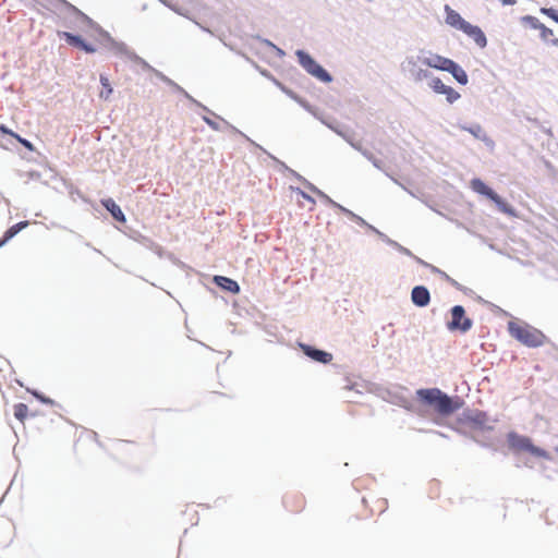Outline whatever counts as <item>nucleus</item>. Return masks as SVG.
<instances>
[{"label":"nucleus","mask_w":558,"mask_h":558,"mask_svg":"<svg viewBox=\"0 0 558 558\" xmlns=\"http://www.w3.org/2000/svg\"><path fill=\"white\" fill-rule=\"evenodd\" d=\"M339 211L341 214H343L344 216H347L351 221L355 222L360 227L367 225V221L363 217H361L360 215L355 214L351 209L344 207L343 205L341 206Z\"/></svg>","instance_id":"c9c22d12"},{"label":"nucleus","mask_w":558,"mask_h":558,"mask_svg":"<svg viewBox=\"0 0 558 558\" xmlns=\"http://www.w3.org/2000/svg\"><path fill=\"white\" fill-rule=\"evenodd\" d=\"M445 426H447V427L451 428L452 430H454V432H456V433H458L459 435L464 436V437H468V438H470V439H471V436H473L472 434H470V433H469V432H466L465 429L460 428V427H457V426H454V425H452V424H450V423H446V425H445Z\"/></svg>","instance_id":"8fccbe9b"},{"label":"nucleus","mask_w":558,"mask_h":558,"mask_svg":"<svg viewBox=\"0 0 558 558\" xmlns=\"http://www.w3.org/2000/svg\"><path fill=\"white\" fill-rule=\"evenodd\" d=\"M254 38L257 39L263 45H265L266 47L270 48L271 50L275 47V44L270 39L264 38L260 35H256V36H254Z\"/></svg>","instance_id":"4d7b16f0"},{"label":"nucleus","mask_w":558,"mask_h":558,"mask_svg":"<svg viewBox=\"0 0 558 558\" xmlns=\"http://www.w3.org/2000/svg\"><path fill=\"white\" fill-rule=\"evenodd\" d=\"M124 56L133 63L140 65L145 72H151L154 70V66H151L144 58L138 56L134 50H131L130 48L124 53Z\"/></svg>","instance_id":"a878e982"},{"label":"nucleus","mask_w":558,"mask_h":558,"mask_svg":"<svg viewBox=\"0 0 558 558\" xmlns=\"http://www.w3.org/2000/svg\"><path fill=\"white\" fill-rule=\"evenodd\" d=\"M63 184H64L65 189L68 190L70 197L73 201H75L76 197H80L83 202L90 204L94 210L98 211V206L96 204H93L88 198H86L83 195V193L76 186L73 185V183L63 180Z\"/></svg>","instance_id":"393cba45"},{"label":"nucleus","mask_w":558,"mask_h":558,"mask_svg":"<svg viewBox=\"0 0 558 558\" xmlns=\"http://www.w3.org/2000/svg\"><path fill=\"white\" fill-rule=\"evenodd\" d=\"M476 300L480 302V303H483V304H486L488 306H492L494 308L495 312H502V310L498 306V305H495L486 300H484L482 296L477 295ZM504 313L506 315H508L507 312L504 311Z\"/></svg>","instance_id":"6e6d98bb"},{"label":"nucleus","mask_w":558,"mask_h":558,"mask_svg":"<svg viewBox=\"0 0 558 558\" xmlns=\"http://www.w3.org/2000/svg\"><path fill=\"white\" fill-rule=\"evenodd\" d=\"M451 60L448 57L426 50H421V53L417 56V61L423 65L441 72H446Z\"/></svg>","instance_id":"9d476101"},{"label":"nucleus","mask_w":558,"mask_h":558,"mask_svg":"<svg viewBox=\"0 0 558 558\" xmlns=\"http://www.w3.org/2000/svg\"><path fill=\"white\" fill-rule=\"evenodd\" d=\"M166 258H168L173 265H179V258L171 252H167Z\"/></svg>","instance_id":"e2e57ef3"},{"label":"nucleus","mask_w":558,"mask_h":558,"mask_svg":"<svg viewBox=\"0 0 558 558\" xmlns=\"http://www.w3.org/2000/svg\"><path fill=\"white\" fill-rule=\"evenodd\" d=\"M211 283L219 288L221 291L236 295L241 292L239 282L230 277L222 275H214L211 277Z\"/></svg>","instance_id":"4468645a"},{"label":"nucleus","mask_w":558,"mask_h":558,"mask_svg":"<svg viewBox=\"0 0 558 558\" xmlns=\"http://www.w3.org/2000/svg\"><path fill=\"white\" fill-rule=\"evenodd\" d=\"M411 302L414 306L424 308L430 303V292L424 284H416L411 290Z\"/></svg>","instance_id":"dca6fc26"},{"label":"nucleus","mask_w":558,"mask_h":558,"mask_svg":"<svg viewBox=\"0 0 558 558\" xmlns=\"http://www.w3.org/2000/svg\"><path fill=\"white\" fill-rule=\"evenodd\" d=\"M272 51L280 59H282L286 56V51L283 49H281L280 47H278L277 45H275V47L272 48Z\"/></svg>","instance_id":"680f3d73"},{"label":"nucleus","mask_w":558,"mask_h":558,"mask_svg":"<svg viewBox=\"0 0 558 558\" xmlns=\"http://www.w3.org/2000/svg\"><path fill=\"white\" fill-rule=\"evenodd\" d=\"M26 391L32 395L38 402L45 405L50 407H61L58 402H56L50 397L46 396L44 392H41L38 389L35 388H26Z\"/></svg>","instance_id":"cd10ccee"},{"label":"nucleus","mask_w":558,"mask_h":558,"mask_svg":"<svg viewBox=\"0 0 558 558\" xmlns=\"http://www.w3.org/2000/svg\"><path fill=\"white\" fill-rule=\"evenodd\" d=\"M471 439L473 441H475L477 445H480L481 447L483 448H489V449H493L494 451H496L497 449L493 446V444L490 442H487V441H483V440H480L478 438H476L475 436H471Z\"/></svg>","instance_id":"5fc2aeb1"},{"label":"nucleus","mask_w":558,"mask_h":558,"mask_svg":"<svg viewBox=\"0 0 558 558\" xmlns=\"http://www.w3.org/2000/svg\"><path fill=\"white\" fill-rule=\"evenodd\" d=\"M57 36L59 39L64 40V43L72 47L76 48L84 53L87 54H94L97 52V47L86 40L81 34L78 33H72L69 31H57Z\"/></svg>","instance_id":"6e6552de"},{"label":"nucleus","mask_w":558,"mask_h":558,"mask_svg":"<svg viewBox=\"0 0 558 558\" xmlns=\"http://www.w3.org/2000/svg\"><path fill=\"white\" fill-rule=\"evenodd\" d=\"M15 143H19L27 151L36 153L37 156H39V157L41 156V154L39 151H37L35 145L29 140L21 136L19 133H16L15 136L13 137V145L12 146H15Z\"/></svg>","instance_id":"f704fd0d"},{"label":"nucleus","mask_w":558,"mask_h":558,"mask_svg":"<svg viewBox=\"0 0 558 558\" xmlns=\"http://www.w3.org/2000/svg\"><path fill=\"white\" fill-rule=\"evenodd\" d=\"M451 318L446 322V328L451 332L466 333L473 327V319L466 316L463 305L457 304L449 310Z\"/></svg>","instance_id":"0eeeda50"},{"label":"nucleus","mask_w":558,"mask_h":558,"mask_svg":"<svg viewBox=\"0 0 558 558\" xmlns=\"http://www.w3.org/2000/svg\"><path fill=\"white\" fill-rule=\"evenodd\" d=\"M463 34L474 40V43L481 48L484 49L487 47L488 40L484 31L475 24L469 23Z\"/></svg>","instance_id":"6ab92c4d"},{"label":"nucleus","mask_w":558,"mask_h":558,"mask_svg":"<svg viewBox=\"0 0 558 558\" xmlns=\"http://www.w3.org/2000/svg\"><path fill=\"white\" fill-rule=\"evenodd\" d=\"M289 174L292 175L294 179H296L298 181H300L301 183H303V181L306 179L304 178L303 175H301L299 172H296L295 170L291 169L289 171Z\"/></svg>","instance_id":"0e129e2a"},{"label":"nucleus","mask_w":558,"mask_h":558,"mask_svg":"<svg viewBox=\"0 0 558 558\" xmlns=\"http://www.w3.org/2000/svg\"><path fill=\"white\" fill-rule=\"evenodd\" d=\"M430 271L433 274H436V275L440 276L444 280H446L453 288H459L460 287V282H458L456 279L450 277L446 271L441 270L440 268H438V267H430Z\"/></svg>","instance_id":"4c0bfd02"},{"label":"nucleus","mask_w":558,"mask_h":558,"mask_svg":"<svg viewBox=\"0 0 558 558\" xmlns=\"http://www.w3.org/2000/svg\"><path fill=\"white\" fill-rule=\"evenodd\" d=\"M282 93L293 101H299L298 98L300 95L295 93L293 89L289 88L287 85L284 86V88H282Z\"/></svg>","instance_id":"3c124183"},{"label":"nucleus","mask_w":558,"mask_h":558,"mask_svg":"<svg viewBox=\"0 0 558 558\" xmlns=\"http://www.w3.org/2000/svg\"><path fill=\"white\" fill-rule=\"evenodd\" d=\"M362 155L372 162V165L381 170L384 167V161L380 158H377L369 149H364Z\"/></svg>","instance_id":"58836bf2"},{"label":"nucleus","mask_w":558,"mask_h":558,"mask_svg":"<svg viewBox=\"0 0 558 558\" xmlns=\"http://www.w3.org/2000/svg\"><path fill=\"white\" fill-rule=\"evenodd\" d=\"M411 258H413L418 265L425 267V268H428L430 270V267H435L434 265L425 262L424 259H422L421 257L416 256L413 254V256H410Z\"/></svg>","instance_id":"bf43d9fd"},{"label":"nucleus","mask_w":558,"mask_h":558,"mask_svg":"<svg viewBox=\"0 0 558 558\" xmlns=\"http://www.w3.org/2000/svg\"><path fill=\"white\" fill-rule=\"evenodd\" d=\"M29 225L28 220H22L13 226L9 227L0 236V248L5 246L13 238H15L21 231L26 229Z\"/></svg>","instance_id":"5701e85b"},{"label":"nucleus","mask_w":558,"mask_h":558,"mask_svg":"<svg viewBox=\"0 0 558 558\" xmlns=\"http://www.w3.org/2000/svg\"><path fill=\"white\" fill-rule=\"evenodd\" d=\"M151 73L158 78L160 80L161 82H163V80L167 77V75H165L161 71L157 70L154 68V70L151 71Z\"/></svg>","instance_id":"338daca9"},{"label":"nucleus","mask_w":558,"mask_h":558,"mask_svg":"<svg viewBox=\"0 0 558 558\" xmlns=\"http://www.w3.org/2000/svg\"><path fill=\"white\" fill-rule=\"evenodd\" d=\"M46 9L54 8L60 11H66L71 16L80 23L78 27L88 34L96 43L101 47L116 52L117 54L124 56L129 47L123 41H118L111 34L106 31L99 23L94 21L90 16L84 13L76 5L72 4L68 0H46L43 3Z\"/></svg>","instance_id":"f257e3e1"},{"label":"nucleus","mask_w":558,"mask_h":558,"mask_svg":"<svg viewBox=\"0 0 558 558\" xmlns=\"http://www.w3.org/2000/svg\"><path fill=\"white\" fill-rule=\"evenodd\" d=\"M415 399L426 408V417L438 426H445L446 420L463 408L465 401L458 395H449L438 387L418 388Z\"/></svg>","instance_id":"f03ea898"},{"label":"nucleus","mask_w":558,"mask_h":558,"mask_svg":"<svg viewBox=\"0 0 558 558\" xmlns=\"http://www.w3.org/2000/svg\"><path fill=\"white\" fill-rule=\"evenodd\" d=\"M470 189L488 201L496 192L489 184L478 177H474L470 180Z\"/></svg>","instance_id":"4be33fe9"},{"label":"nucleus","mask_w":558,"mask_h":558,"mask_svg":"<svg viewBox=\"0 0 558 558\" xmlns=\"http://www.w3.org/2000/svg\"><path fill=\"white\" fill-rule=\"evenodd\" d=\"M160 3H162L168 9L172 10L175 13L181 14V9L178 4L172 3L170 0H158Z\"/></svg>","instance_id":"603ef678"},{"label":"nucleus","mask_w":558,"mask_h":558,"mask_svg":"<svg viewBox=\"0 0 558 558\" xmlns=\"http://www.w3.org/2000/svg\"><path fill=\"white\" fill-rule=\"evenodd\" d=\"M428 87L433 90V93L445 96L446 101L449 105H453L461 98V94L457 89L450 85L445 84L438 76L428 81Z\"/></svg>","instance_id":"9b49d317"},{"label":"nucleus","mask_w":558,"mask_h":558,"mask_svg":"<svg viewBox=\"0 0 558 558\" xmlns=\"http://www.w3.org/2000/svg\"><path fill=\"white\" fill-rule=\"evenodd\" d=\"M124 234L130 238L131 240L140 243L145 248H149V246L153 245V240L144 234H142L138 230H135L131 227H126Z\"/></svg>","instance_id":"b1692460"},{"label":"nucleus","mask_w":558,"mask_h":558,"mask_svg":"<svg viewBox=\"0 0 558 558\" xmlns=\"http://www.w3.org/2000/svg\"><path fill=\"white\" fill-rule=\"evenodd\" d=\"M330 130H332L335 133H337L338 135H340L342 138L347 140L348 136L347 134L343 132L342 128L340 126V124L338 122H330V123H326L324 122Z\"/></svg>","instance_id":"c03bdc74"},{"label":"nucleus","mask_w":558,"mask_h":558,"mask_svg":"<svg viewBox=\"0 0 558 558\" xmlns=\"http://www.w3.org/2000/svg\"><path fill=\"white\" fill-rule=\"evenodd\" d=\"M354 149H356L357 151H360L362 154V151L365 149L363 147V145L360 143V142H353L351 141L349 137L345 140Z\"/></svg>","instance_id":"052dcab7"},{"label":"nucleus","mask_w":558,"mask_h":558,"mask_svg":"<svg viewBox=\"0 0 558 558\" xmlns=\"http://www.w3.org/2000/svg\"><path fill=\"white\" fill-rule=\"evenodd\" d=\"M401 407L407 410L408 412H412L418 416H422V417H426V408L423 407L421 403H418L416 401V403L414 402H410V401H404Z\"/></svg>","instance_id":"7c9ffc66"},{"label":"nucleus","mask_w":558,"mask_h":558,"mask_svg":"<svg viewBox=\"0 0 558 558\" xmlns=\"http://www.w3.org/2000/svg\"><path fill=\"white\" fill-rule=\"evenodd\" d=\"M506 442L508 449L514 456H518L521 452H527L535 458H541L548 461L554 459L550 452L539 446H536L530 436L519 434L515 430H509L507 433Z\"/></svg>","instance_id":"20e7f679"},{"label":"nucleus","mask_w":558,"mask_h":558,"mask_svg":"<svg viewBox=\"0 0 558 558\" xmlns=\"http://www.w3.org/2000/svg\"><path fill=\"white\" fill-rule=\"evenodd\" d=\"M421 433L434 434L441 438L449 439V435L436 429H420Z\"/></svg>","instance_id":"13d9d810"},{"label":"nucleus","mask_w":558,"mask_h":558,"mask_svg":"<svg viewBox=\"0 0 558 558\" xmlns=\"http://www.w3.org/2000/svg\"><path fill=\"white\" fill-rule=\"evenodd\" d=\"M210 116H211L210 113H206V114L202 116L201 118H202L203 122L206 125H208L211 130L217 131V132L223 131L221 124L217 120L210 118Z\"/></svg>","instance_id":"a19ab883"},{"label":"nucleus","mask_w":558,"mask_h":558,"mask_svg":"<svg viewBox=\"0 0 558 558\" xmlns=\"http://www.w3.org/2000/svg\"><path fill=\"white\" fill-rule=\"evenodd\" d=\"M507 330L511 338L526 348L535 349L550 342L548 337L541 329L524 320H509Z\"/></svg>","instance_id":"7ed1b4c3"},{"label":"nucleus","mask_w":558,"mask_h":558,"mask_svg":"<svg viewBox=\"0 0 558 558\" xmlns=\"http://www.w3.org/2000/svg\"><path fill=\"white\" fill-rule=\"evenodd\" d=\"M539 12L558 24V9L555 7H543Z\"/></svg>","instance_id":"79ce46f5"},{"label":"nucleus","mask_w":558,"mask_h":558,"mask_svg":"<svg viewBox=\"0 0 558 558\" xmlns=\"http://www.w3.org/2000/svg\"><path fill=\"white\" fill-rule=\"evenodd\" d=\"M299 101H295L298 105H300L305 111L312 113L313 112V106L310 104L308 100H306L304 97L299 96Z\"/></svg>","instance_id":"de8ad7c7"},{"label":"nucleus","mask_w":558,"mask_h":558,"mask_svg":"<svg viewBox=\"0 0 558 558\" xmlns=\"http://www.w3.org/2000/svg\"><path fill=\"white\" fill-rule=\"evenodd\" d=\"M446 72L449 73L459 85L465 86L469 84V74L461 64L453 59L449 63Z\"/></svg>","instance_id":"412c9836"},{"label":"nucleus","mask_w":558,"mask_h":558,"mask_svg":"<svg viewBox=\"0 0 558 558\" xmlns=\"http://www.w3.org/2000/svg\"><path fill=\"white\" fill-rule=\"evenodd\" d=\"M99 83L101 85V90L99 93V98L104 100H108L110 96L113 94V87L106 74L99 75Z\"/></svg>","instance_id":"bb28decb"},{"label":"nucleus","mask_w":558,"mask_h":558,"mask_svg":"<svg viewBox=\"0 0 558 558\" xmlns=\"http://www.w3.org/2000/svg\"><path fill=\"white\" fill-rule=\"evenodd\" d=\"M320 198V201L329 206V207H332L335 209H340L341 208V204L337 203L336 201H333L328 194H326L324 191H319L318 194L316 195Z\"/></svg>","instance_id":"ea45409f"},{"label":"nucleus","mask_w":558,"mask_h":558,"mask_svg":"<svg viewBox=\"0 0 558 558\" xmlns=\"http://www.w3.org/2000/svg\"><path fill=\"white\" fill-rule=\"evenodd\" d=\"M537 31H539V38L542 39L543 43H545L546 45L558 47V38H549L554 34L551 28L547 27L544 23H542L541 27Z\"/></svg>","instance_id":"c85d7f7f"},{"label":"nucleus","mask_w":558,"mask_h":558,"mask_svg":"<svg viewBox=\"0 0 558 558\" xmlns=\"http://www.w3.org/2000/svg\"><path fill=\"white\" fill-rule=\"evenodd\" d=\"M298 348L301 352L311 361L315 363H319L323 365H328L332 362L333 355L332 353L323 350L315 344L305 343L302 341L296 342Z\"/></svg>","instance_id":"1a4fd4ad"},{"label":"nucleus","mask_w":558,"mask_h":558,"mask_svg":"<svg viewBox=\"0 0 558 558\" xmlns=\"http://www.w3.org/2000/svg\"><path fill=\"white\" fill-rule=\"evenodd\" d=\"M458 126L460 130L470 133L474 138L484 142L486 146L493 147L495 145L494 141L487 135L480 123H459Z\"/></svg>","instance_id":"a211bd4d"},{"label":"nucleus","mask_w":558,"mask_h":558,"mask_svg":"<svg viewBox=\"0 0 558 558\" xmlns=\"http://www.w3.org/2000/svg\"><path fill=\"white\" fill-rule=\"evenodd\" d=\"M417 63H421L420 61H417V56L416 57L409 56L405 58L407 69L409 71L411 77L415 82H421L425 78L430 81L433 77H435L433 72H430L427 69L418 68Z\"/></svg>","instance_id":"ddd939ff"},{"label":"nucleus","mask_w":558,"mask_h":558,"mask_svg":"<svg viewBox=\"0 0 558 558\" xmlns=\"http://www.w3.org/2000/svg\"><path fill=\"white\" fill-rule=\"evenodd\" d=\"M520 22L531 29H538L542 25V22L536 16L530 14L521 16Z\"/></svg>","instance_id":"e433bc0d"},{"label":"nucleus","mask_w":558,"mask_h":558,"mask_svg":"<svg viewBox=\"0 0 558 558\" xmlns=\"http://www.w3.org/2000/svg\"><path fill=\"white\" fill-rule=\"evenodd\" d=\"M100 205L108 211L111 218L118 222L125 225L126 216L121 206L112 197H104L100 199Z\"/></svg>","instance_id":"f3484780"},{"label":"nucleus","mask_w":558,"mask_h":558,"mask_svg":"<svg viewBox=\"0 0 558 558\" xmlns=\"http://www.w3.org/2000/svg\"><path fill=\"white\" fill-rule=\"evenodd\" d=\"M225 128L232 131L234 134H238L240 136H242L245 141H247L248 143H251L252 146H254L255 148L259 149L260 151H263L264 154L267 155L268 158H270L278 167V170L280 172H287L289 173V171L291 170V168L289 166H287L283 161H281L280 159H278L276 156H274L272 154H270L269 151H267L263 146H260L259 144L255 143L254 141H252L246 134H244L242 131H240L238 128H235L234 125H232L230 122L228 121H225Z\"/></svg>","instance_id":"f8f14e48"},{"label":"nucleus","mask_w":558,"mask_h":558,"mask_svg":"<svg viewBox=\"0 0 558 558\" xmlns=\"http://www.w3.org/2000/svg\"><path fill=\"white\" fill-rule=\"evenodd\" d=\"M383 242L385 244H387L388 246L392 247L393 250H396L397 252H399L402 255L413 256V253L409 248H407L405 246L401 245L397 241L392 240L388 235H384Z\"/></svg>","instance_id":"72a5a7b5"},{"label":"nucleus","mask_w":558,"mask_h":558,"mask_svg":"<svg viewBox=\"0 0 558 558\" xmlns=\"http://www.w3.org/2000/svg\"><path fill=\"white\" fill-rule=\"evenodd\" d=\"M489 201L496 206V208L511 217L517 218L518 217V210L501 195H499L497 192L494 193V195L489 198Z\"/></svg>","instance_id":"aec40b11"},{"label":"nucleus","mask_w":558,"mask_h":558,"mask_svg":"<svg viewBox=\"0 0 558 558\" xmlns=\"http://www.w3.org/2000/svg\"><path fill=\"white\" fill-rule=\"evenodd\" d=\"M183 97L190 101V104H192L193 106L199 108L201 110H203L204 112L206 113H210L211 117H215L216 119L218 120H221L223 123H225V119L220 116H218L216 112H214L213 110H210L207 106H205L204 104H202L201 101H198L196 98H194L191 94H189L187 92L183 95Z\"/></svg>","instance_id":"c756f323"},{"label":"nucleus","mask_w":558,"mask_h":558,"mask_svg":"<svg viewBox=\"0 0 558 558\" xmlns=\"http://www.w3.org/2000/svg\"><path fill=\"white\" fill-rule=\"evenodd\" d=\"M444 11L446 24L463 33L470 22L462 17V15L449 4H445Z\"/></svg>","instance_id":"2eb2a0df"},{"label":"nucleus","mask_w":558,"mask_h":558,"mask_svg":"<svg viewBox=\"0 0 558 558\" xmlns=\"http://www.w3.org/2000/svg\"><path fill=\"white\" fill-rule=\"evenodd\" d=\"M148 250L153 251L160 258L166 257L167 251L155 241H153V245Z\"/></svg>","instance_id":"a18cd8bd"},{"label":"nucleus","mask_w":558,"mask_h":558,"mask_svg":"<svg viewBox=\"0 0 558 558\" xmlns=\"http://www.w3.org/2000/svg\"><path fill=\"white\" fill-rule=\"evenodd\" d=\"M457 290L461 291L462 293H464L465 295H472L474 293V291L465 286H462L460 283V287L459 288H456Z\"/></svg>","instance_id":"69168bd1"},{"label":"nucleus","mask_w":558,"mask_h":558,"mask_svg":"<svg viewBox=\"0 0 558 558\" xmlns=\"http://www.w3.org/2000/svg\"><path fill=\"white\" fill-rule=\"evenodd\" d=\"M489 417L486 411L478 409H464L457 416V424L469 426L476 432H493L494 426L488 424Z\"/></svg>","instance_id":"423d86ee"},{"label":"nucleus","mask_w":558,"mask_h":558,"mask_svg":"<svg viewBox=\"0 0 558 558\" xmlns=\"http://www.w3.org/2000/svg\"><path fill=\"white\" fill-rule=\"evenodd\" d=\"M362 228H365L369 232L376 234L381 241H383L384 235H387L386 233L381 232L378 228H376L375 226H373L368 222L366 226H362Z\"/></svg>","instance_id":"09e8293b"},{"label":"nucleus","mask_w":558,"mask_h":558,"mask_svg":"<svg viewBox=\"0 0 558 558\" xmlns=\"http://www.w3.org/2000/svg\"><path fill=\"white\" fill-rule=\"evenodd\" d=\"M310 192L317 195L320 189H318L315 184L305 179L302 183Z\"/></svg>","instance_id":"864d4df0"},{"label":"nucleus","mask_w":558,"mask_h":558,"mask_svg":"<svg viewBox=\"0 0 558 558\" xmlns=\"http://www.w3.org/2000/svg\"><path fill=\"white\" fill-rule=\"evenodd\" d=\"M290 189H291V191L293 193H295L296 195L301 196L303 199H305V201H307V202H310L312 204L316 203L315 198L311 194H308L306 191L302 190L301 187H299V186H290Z\"/></svg>","instance_id":"37998d69"},{"label":"nucleus","mask_w":558,"mask_h":558,"mask_svg":"<svg viewBox=\"0 0 558 558\" xmlns=\"http://www.w3.org/2000/svg\"><path fill=\"white\" fill-rule=\"evenodd\" d=\"M13 414L17 421L24 423L29 415L28 405L23 402L15 403L13 407Z\"/></svg>","instance_id":"2f4dec72"},{"label":"nucleus","mask_w":558,"mask_h":558,"mask_svg":"<svg viewBox=\"0 0 558 558\" xmlns=\"http://www.w3.org/2000/svg\"><path fill=\"white\" fill-rule=\"evenodd\" d=\"M247 60L254 65V68L260 73L262 76H264L268 80L272 78V74L269 70L260 68L256 62H254L253 60H251L248 58H247Z\"/></svg>","instance_id":"49530a36"},{"label":"nucleus","mask_w":558,"mask_h":558,"mask_svg":"<svg viewBox=\"0 0 558 558\" xmlns=\"http://www.w3.org/2000/svg\"><path fill=\"white\" fill-rule=\"evenodd\" d=\"M269 81H271L274 83V85L277 86L281 92H282V88H284V86H286L282 82H280L274 75H272V78H269Z\"/></svg>","instance_id":"774afa93"},{"label":"nucleus","mask_w":558,"mask_h":558,"mask_svg":"<svg viewBox=\"0 0 558 558\" xmlns=\"http://www.w3.org/2000/svg\"><path fill=\"white\" fill-rule=\"evenodd\" d=\"M16 132L8 128L5 124H0V135L5 140V144H2V147L5 149H12L10 145H13V137Z\"/></svg>","instance_id":"473e14b6"},{"label":"nucleus","mask_w":558,"mask_h":558,"mask_svg":"<svg viewBox=\"0 0 558 558\" xmlns=\"http://www.w3.org/2000/svg\"><path fill=\"white\" fill-rule=\"evenodd\" d=\"M295 57L298 63L313 77L324 84H329L333 81L332 74L326 70L307 50L296 49Z\"/></svg>","instance_id":"39448f33"}]
</instances>
